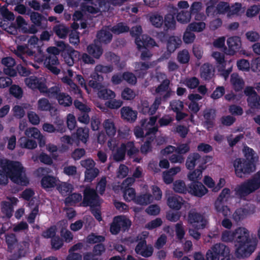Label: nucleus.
<instances>
[{"instance_id": "nucleus-62", "label": "nucleus", "mask_w": 260, "mask_h": 260, "mask_svg": "<svg viewBox=\"0 0 260 260\" xmlns=\"http://www.w3.org/2000/svg\"><path fill=\"white\" fill-rule=\"evenodd\" d=\"M56 34L60 38H64L68 33L67 28L63 25L56 26L54 28Z\"/></svg>"}, {"instance_id": "nucleus-42", "label": "nucleus", "mask_w": 260, "mask_h": 260, "mask_svg": "<svg viewBox=\"0 0 260 260\" xmlns=\"http://www.w3.org/2000/svg\"><path fill=\"white\" fill-rule=\"evenodd\" d=\"M216 211L219 214H222L223 216H228L230 215L231 211L230 209L226 206L223 205L222 202L216 201L214 204Z\"/></svg>"}, {"instance_id": "nucleus-60", "label": "nucleus", "mask_w": 260, "mask_h": 260, "mask_svg": "<svg viewBox=\"0 0 260 260\" xmlns=\"http://www.w3.org/2000/svg\"><path fill=\"white\" fill-rule=\"evenodd\" d=\"M190 31L191 30L188 29V27H187L184 34L183 40L186 44L191 43L194 41L195 39V35Z\"/></svg>"}, {"instance_id": "nucleus-61", "label": "nucleus", "mask_w": 260, "mask_h": 260, "mask_svg": "<svg viewBox=\"0 0 260 260\" xmlns=\"http://www.w3.org/2000/svg\"><path fill=\"white\" fill-rule=\"evenodd\" d=\"M136 94L134 91L128 88H125L121 93V97L125 100H131L134 99Z\"/></svg>"}, {"instance_id": "nucleus-38", "label": "nucleus", "mask_w": 260, "mask_h": 260, "mask_svg": "<svg viewBox=\"0 0 260 260\" xmlns=\"http://www.w3.org/2000/svg\"><path fill=\"white\" fill-rule=\"evenodd\" d=\"M213 76V70L211 66L204 64L201 68V76L205 80H209Z\"/></svg>"}, {"instance_id": "nucleus-30", "label": "nucleus", "mask_w": 260, "mask_h": 260, "mask_svg": "<svg viewBox=\"0 0 260 260\" xmlns=\"http://www.w3.org/2000/svg\"><path fill=\"white\" fill-rule=\"evenodd\" d=\"M167 204L170 208L178 210H179L183 205L184 200L179 196H172L168 197Z\"/></svg>"}, {"instance_id": "nucleus-2", "label": "nucleus", "mask_w": 260, "mask_h": 260, "mask_svg": "<svg viewBox=\"0 0 260 260\" xmlns=\"http://www.w3.org/2000/svg\"><path fill=\"white\" fill-rule=\"evenodd\" d=\"M84 206H90L92 213L99 221L102 220L100 211L99 208L100 201L95 191L89 188H86L84 191V197L82 203Z\"/></svg>"}, {"instance_id": "nucleus-36", "label": "nucleus", "mask_w": 260, "mask_h": 260, "mask_svg": "<svg viewBox=\"0 0 260 260\" xmlns=\"http://www.w3.org/2000/svg\"><path fill=\"white\" fill-rule=\"evenodd\" d=\"M181 44V40L177 37H171L167 43V48L170 52H174Z\"/></svg>"}, {"instance_id": "nucleus-63", "label": "nucleus", "mask_w": 260, "mask_h": 260, "mask_svg": "<svg viewBox=\"0 0 260 260\" xmlns=\"http://www.w3.org/2000/svg\"><path fill=\"white\" fill-rule=\"evenodd\" d=\"M150 20L153 25L156 27H160L163 22L162 17L158 14H153L150 18Z\"/></svg>"}, {"instance_id": "nucleus-1", "label": "nucleus", "mask_w": 260, "mask_h": 260, "mask_svg": "<svg viewBox=\"0 0 260 260\" xmlns=\"http://www.w3.org/2000/svg\"><path fill=\"white\" fill-rule=\"evenodd\" d=\"M0 168V184H7L8 177L13 182L21 185H26L28 183L24 168L19 162L2 159Z\"/></svg>"}, {"instance_id": "nucleus-10", "label": "nucleus", "mask_w": 260, "mask_h": 260, "mask_svg": "<svg viewBox=\"0 0 260 260\" xmlns=\"http://www.w3.org/2000/svg\"><path fill=\"white\" fill-rule=\"evenodd\" d=\"M157 120V116H152L148 120L144 119L141 121L142 126L146 132V136H150L149 138L152 140L154 139V134L158 130V126L156 124Z\"/></svg>"}, {"instance_id": "nucleus-23", "label": "nucleus", "mask_w": 260, "mask_h": 260, "mask_svg": "<svg viewBox=\"0 0 260 260\" xmlns=\"http://www.w3.org/2000/svg\"><path fill=\"white\" fill-rule=\"evenodd\" d=\"M58 225L61 227L60 234L62 239L67 243L71 242L73 239V235L66 229L68 226L67 221L61 220L58 223Z\"/></svg>"}, {"instance_id": "nucleus-9", "label": "nucleus", "mask_w": 260, "mask_h": 260, "mask_svg": "<svg viewBox=\"0 0 260 260\" xmlns=\"http://www.w3.org/2000/svg\"><path fill=\"white\" fill-rule=\"evenodd\" d=\"M128 155H132L138 151L133 142H127L126 144H121L117 147L113 153L114 159L116 161H120L124 159L125 151Z\"/></svg>"}, {"instance_id": "nucleus-58", "label": "nucleus", "mask_w": 260, "mask_h": 260, "mask_svg": "<svg viewBox=\"0 0 260 260\" xmlns=\"http://www.w3.org/2000/svg\"><path fill=\"white\" fill-rule=\"evenodd\" d=\"M51 108V104L45 99H41L38 102V109L41 111H48Z\"/></svg>"}, {"instance_id": "nucleus-25", "label": "nucleus", "mask_w": 260, "mask_h": 260, "mask_svg": "<svg viewBox=\"0 0 260 260\" xmlns=\"http://www.w3.org/2000/svg\"><path fill=\"white\" fill-rule=\"evenodd\" d=\"M189 192L196 196L201 197L207 193L208 189L201 183L197 182L190 185Z\"/></svg>"}, {"instance_id": "nucleus-7", "label": "nucleus", "mask_w": 260, "mask_h": 260, "mask_svg": "<svg viewBox=\"0 0 260 260\" xmlns=\"http://www.w3.org/2000/svg\"><path fill=\"white\" fill-rule=\"evenodd\" d=\"M38 42V39L35 36H32L28 41L27 47H25L22 46H18L15 51V54L17 56L20 57L24 62H25V57L24 56L25 55L32 56L35 52L33 49H37L39 51V49L36 46Z\"/></svg>"}, {"instance_id": "nucleus-45", "label": "nucleus", "mask_w": 260, "mask_h": 260, "mask_svg": "<svg viewBox=\"0 0 260 260\" xmlns=\"http://www.w3.org/2000/svg\"><path fill=\"white\" fill-rule=\"evenodd\" d=\"M98 90V95L101 98L112 99L115 97V93L110 89H103L101 86Z\"/></svg>"}, {"instance_id": "nucleus-15", "label": "nucleus", "mask_w": 260, "mask_h": 260, "mask_svg": "<svg viewBox=\"0 0 260 260\" xmlns=\"http://www.w3.org/2000/svg\"><path fill=\"white\" fill-rule=\"evenodd\" d=\"M229 8L230 5L228 3L220 2L217 4L216 7L213 5H208L207 8L206 12L208 16L223 14L225 13L228 14Z\"/></svg>"}, {"instance_id": "nucleus-22", "label": "nucleus", "mask_w": 260, "mask_h": 260, "mask_svg": "<svg viewBox=\"0 0 260 260\" xmlns=\"http://www.w3.org/2000/svg\"><path fill=\"white\" fill-rule=\"evenodd\" d=\"M227 45L229 47V53L234 54L241 46V39L238 37H232L228 39Z\"/></svg>"}, {"instance_id": "nucleus-3", "label": "nucleus", "mask_w": 260, "mask_h": 260, "mask_svg": "<svg viewBox=\"0 0 260 260\" xmlns=\"http://www.w3.org/2000/svg\"><path fill=\"white\" fill-rule=\"evenodd\" d=\"M233 167L236 175L244 178L255 170V165L244 158H238L233 161Z\"/></svg>"}, {"instance_id": "nucleus-11", "label": "nucleus", "mask_w": 260, "mask_h": 260, "mask_svg": "<svg viewBox=\"0 0 260 260\" xmlns=\"http://www.w3.org/2000/svg\"><path fill=\"white\" fill-rule=\"evenodd\" d=\"M188 222L192 227L197 229H204L207 223V220L204 216L193 211L189 213Z\"/></svg>"}, {"instance_id": "nucleus-64", "label": "nucleus", "mask_w": 260, "mask_h": 260, "mask_svg": "<svg viewBox=\"0 0 260 260\" xmlns=\"http://www.w3.org/2000/svg\"><path fill=\"white\" fill-rule=\"evenodd\" d=\"M165 25L168 28H174L175 27L176 21L174 16L171 14H168L165 18Z\"/></svg>"}, {"instance_id": "nucleus-28", "label": "nucleus", "mask_w": 260, "mask_h": 260, "mask_svg": "<svg viewBox=\"0 0 260 260\" xmlns=\"http://www.w3.org/2000/svg\"><path fill=\"white\" fill-rule=\"evenodd\" d=\"M87 1L83 7V11H87L91 14H95L99 12V7H94L93 5L96 6V3H98L99 7L102 8V4L100 0H85Z\"/></svg>"}, {"instance_id": "nucleus-52", "label": "nucleus", "mask_w": 260, "mask_h": 260, "mask_svg": "<svg viewBox=\"0 0 260 260\" xmlns=\"http://www.w3.org/2000/svg\"><path fill=\"white\" fill-rule=\"evenodd\" d=\"M89 130L86 128H79L77 132L78 138L84 143L87 141L89 136Z\"/></svg>"}, {"instance_id": "nucleus-33", "label": "nucleus", "mask_w": 260, "mask_h": 260, "mask_svg": "<svg viewBox=\"0 0 260 260\" xmlns=\"http://www.w3.org/2000/svg\"><path fill=\"white\" fill-rule=\"evenodd\" d=\"M160 102L161 99L160 98L156 99L151 107H149L148 104L146 102H144L142 104V112L150 115L154 114L160 105Z\"/></svg>"}, {"instance_id": "nucleus-55", "label": "nucleus", "mask_w": 260, "mask_h": 260, "mask_svg": "<svg viewBox=\"0 0 260 260\" xmlns=\"http://www.w3.org/2000/svg\"><path fill=\"white\" fill-rule=\"evenodd\" d=\"M190 56L187 50H183L179 52L177 56L178 61L181 63H186L189 60Z\"/></svg>"}, {"instance_id": "nucleus-17", "label": "nucleus", "mask_w": 260, "mask_h": 260, "mask_svg": "<svg viewBox=\"0 0 260 260\" xmlns=\"http://www.w3.org/2000/svg\"><path fill=\"white\" fill-rule=\"evenodd\" d=\"M245 93L248 96L247 101L251 108L260 109V98L251 87H247Z\"/></svg>"}, {"instance_id": "nucleus-39", "label": "nucleus", "mask_w": 260, "mask_h": 260, "mask_svg": "<svg viewBox=\"0 0 260 260\" xmlns=\"http://www.w3.org/2000/svg\"><path fill=\"white\" fill-rule=\"evenodd\" d=\"M20 145L22 148L27 149H34L37 147V144L36 141L28 139L27 138L22 137L19 140Z\"/></svg>"}, {"instance_id": "nucleus-29", "label": "nucleus", "mask_w": 260, "mask_h": 260, "mask_svg": "<svg viewBox=\"0 0 260 260\" xmlns=\"http://www.w3.org/2000/svg\"><path fill=\"white\" fill-rule=\"evenodd\" d=\"M73 76V72L68 70L64 74V76L61 79L62 81L70 86L75 93L79 94L81 96V91L78 89L77 85L72 81L71 78Z\"/></svg>"}, {"instance_id": "nucleus-26", "label": "nucleus", "mask_w": 260, "mask_h": 260, "mask_svg": "<svg viewBox=\"0 0 260 260\" xmlns=\"http://www.w3.org/2000/svg\"><path fill=\"white\" fill-rule=\"evenodd\" d=\"M57 64L58 60L55 55H51L44 61L45 66L55 74H58L59 72V70L56 67Z\"/></svg>"}, {"instance_id": "nucleus-54", "label": "nucleus", "mask_w": 260, "mask_h": 260, "mask_svg": "<svg viewBox=\"0 0 260 260\" xmlns=\"http://www.w3.org/2000/svg\"><path fill=\"white\" fill-rule=\"evenodd\" d=\"M183 84L190 89H194L199 84V80L196 77L188 78L185 79Z\"/></svg>"}, {"instance_id": "nucleus-13", "label": "nucleus", "mask_w": 260, "mask_h": 260, "mask_svg": "<svg viewBox=\"0 0 260 260\" xmlns=\"http://www.w3.org/2000/svg\"><path fill=\"white\" fill-rule=\"evenodd\" d=\"M27 86L31 89H38L41 92H47V89L45 84L44 78H38L34 76L27 78L25 79Z\"/></svg>"}, {"instance_id": "nucleus-59", "label": "nucleus", "mask_w": 260, "mask_h": 260, "mask_svg": "<svg viewBox=\"0 0 260 260\" xmlns=\"http://www.w3.org/2000/svg\"><path fill=\"white\" fill-rule=\"evenodd\" d=\"M202 177V170L197 169L191 172H190L187 175L188 179L192 181H197L200 180Z\"/></svg>"}, {"instance_id": "nucleus-47", "label": "nucleus", "mask_w": 260, "mask_h": 260, "mask_svg": "<svg viewBox=\"0 0 260 260\" xmlns=\"http://www.w3.org/2000/svg\"><path fill=\"white\" fill-rule=\"evenodd\" d=\"M197 156H201L197 153H194L190 155L186 160V167L188 169L191 170L194 168L196 166L198 165V162L196 160Z\"/></svg>"}, {"instance_id": "nucleus-50", "label": "nucleus", "mask_w": 260, "mask_h": 260, "mask_svg": "<svg viewBox=\"0 0 260 260\" xmlns=\"http://www.w3.org/2000/svg\"><path fill=\"white\" fill-rule=\"evenodd\" d=\"M57 189L62 195H66L68 192H71L73 189V186L66 182H61L57 186Z\"/></svg>"}, {"instance_id": "nucleus-41", "label": "nucleus", "mask_w": 260, "mask_h": 260, "mask_svg": "<svg viewBox=\"0 0 260 260\" xmlns=\"http://www.w3.org/2000/svg\"><path fill=\"white\" fill-rule=\"evenodd\" d=\"M98 42H95L94 45H89L87 47L88 52L95 58H99L103 53V50L97 44Z\"/></svg>"}, {"instance_id": "nucleus-49", "label": "nucleus", "mask_w": 260, "mask_h": 260, "mask_svg": "<svg viewBox=\"0 0 260 260\" xmlns=\"http://www.w3.org/2000/svg\"><path fill=\"white\" fill-rule=\"evenodd\" d=\"M6 241L8 245V250L13 252L15 246L18 244L15 236L14 234L7 235L6 237Z\"/></svg>"}, {"instance_id": "nucleus-51", "label": "nucleus", "mask_w": 260, "mask_h": 260, "mask_svg": "<svg viewBox=\"0 0 260 260\" xmlns=\"http://www.w3.org/2000/svg\"><path fill=\"white\" fill-rule=\"evenodd\" d=\"M221 240L225 242H231L234 241L235 243V233L230 231H225L222 233Z\"/></svg>"}, {"instance_id": "nucleus-19", "label": "nucleus", "mask_w": 260, "mask_h": 260, "mask_svg": "<svg viewBox=\"0 0 260 260\" xmlns=\"http://www.w3.org/2000/svg\"><path fill=\"white\" fill-rule=\"evenodd\" d=\"M235 244L251 241L248 230L244 227H239L235 230Z\"/></svg>"}, {"instance_id": "nucleus-21", "label": "nucleus", "mask_w": 260, "mask_h": 260, "mask_svg": "<svg viewBox=\"0 0 260 260\" xmlns=\"http://www.w3.org/2000/svg\"><path fill=\"white\" fill-rule=\"evenodd\" d=\"M13 252L16 258H19L25 256L28 251L29 244L26 242L18 243L14 247Z\"/></svg>"}, {"instance_id": "nucleus-34", "label": "nucleus", "mask_w": 260, "mask_h": 260, "mask_svg": "<svg viewBox=\"0 0 260 260\" xmlns=\"http://www.w3.org/2000/svg\"><path fill=\"white\" fill-rule=\"evenodd\" d=\"M242 152L247 161L253 164L258 160V156L251 148L247 146H244Z\"/></svg>"}, {"instance_id": "nucleus-27", "label": "nucleus", "mask_w": 260, "mask_h": 260, "mask_svg": "<svg viewBox=\"0 0 260 260\" xmlns=\"http://www.w3.org/2000/svg\"><path fill=\"white\" fill-rule=\"evenodd\" d=\"M135 250L137 254L145 257L151 256L153 252L152 247L147 246L145 241L140 242L136 246Z\"/></svg>"}, {"instance_id": "nucleus-44", "label": "nucleus", "mask_w": 260, "mask_h": 260, "mask_svg": "<svg viewBox=\"0 0 260 260\" xmlns=\"http://www.w3.org/2000/svg\"><path fill=\"white\" fill-rule=\"evenodd\" d=\"M202 9V5L199 2H194L191 5L190 10L192 14H196L195 19L200 20L204 18V15L202 14L198 13V12Z\"/></svg>"}, {"instance_id": "nucleus-5", "label": "nucleus", "mask_w": 260, "mask_h": 260, "mask_svg": "<svg viewBox=\"0 0 260 260\" xmlns=\"http://www.w3.org/2000/svg\"><path fill=\"white\" fill-rule=\"evenodd\" d=\"M230 248L223 244L213 245L206 253V260H219L220 256L224 258L221 260H230Z\"/></svg>"}, {"instance_id": "nucleus-24", "label": "nucleus", "mask_w": 260, "mask_h": 260, "mask_svg": "<svg viewBox=\"0 0 260 260\" xmlns=\"http://www.w3.org/2000/svg\"><path fill=\"white\" fill-rule=\"evenodd\" d=\"M25 135L27 138H33L37 139L41 147L44 146L45 144L44 137L41 135L38 129L36 127H30L27 129L25 132Z\"/></svg>"}, {"instance_id": "nucleus-32", "label": "nucleus", "mask_w": 260, "mask_h": 260, "mask_svg": "<svg viewBox=\"0 0 260 260\" xmlns=\"http://www.w3.org/2000/svg\"><path fill=\"white\" fill-rule=\"evenodd\" d=\"M59 180L51 176L44 177L41 180L42 186L45 189H48L55 187L58 184Z\"/></svg>"}, {"instance_id": "nucleus-8", "label": "nucleus", "mask_w": 260, "mask_h": 260, "mask_svg": "<svg viewBox=\"0 0 260 260\" xmlns=\"http://www.w3.org/2000/svg\"><path fill=\"white\" fill-rule=\"evenodd\" d=\"M142 32L141 27L140 26H136L132 28L131 34L133 36H137L136 39V43L139 49L143 48H147L155 45L154 41L147 36L143 35L141 38L139 36Z\"/></svg>"}, {"instance_id": "nucleus-53", "label": "nucleus", "mask_w": 260, "mask_h": 260, "mask_svg": "<svg viewBox=\"0 0 260 260\" xmlns=\"http://www.w3.org/2000/svg\"><path fill=\"white\" fill-rule=\"evenodd\" d=\"M173 189L179 193H184L186 191L185 183L182 180H177L173 183Z\"/></svg>"}, {"instance_id": "nucleus-48", "label": "nucleus", "mask_w": 260, "mask_h": 260, "mask_svg": "<svg viewBox=\"0 0 260 260\" xmlns=\"http://www.w3.org/2000/svg\"><path fill=\"white\" fill-rule=\"evenodd\" d=\"M242 8L241 4L240 3H235L234 5L230 6L228 10L227 16L229 17L239 15Z\"/></svg>"}, {"instance_id": "nucleus-4", "label": "nucleus", "mask_w": 260, "mask_h": 260, "mask_svg": "<svg viewBox=\"0 0 260 260\" xmlns=\"http://www.w3.org/2000/svg\"><path fill=\"white\" fill-rule=\"evenodd\" d=\"M259 187L260 173H257L252 179L238 186L235 190L238 196L244 197L257 189Z\"/></svg>"}, {"instance_id": "nucleus-14", "label": "nucleus", "mask_w": 260, "mask_h": 260, "mask_svg": "<svg viewBox=\"0 0 260 260\" xmlns=\"http://www.w3.org/2000/svg\"><path fill=\"white\" fill-rule=\"evenodd\" d=\"M115 224H117L119 228L123 230H125L131 225V221L125 216H117L114 218L110 227V232L112 234L118 233V228L115 229Z\"/></svg>"}, {"instance_id": "nucleus-12", "label": "nucleus", "mask_w": 260, "mask_h": 260, "mask_svg": "<svg viewBox=\"0 0 260 260\" xmlns=\"http://www.w3.org/2000/svg\"><path fill=\"white\" fill-rule=\"evenodd\" d=\"M153 197L149 194H144L137 197L135 202L140 205H146L152 202L153 199L159 200L162 197V193L160 188L157 186H153L152 187Z\"/></svg>"}, {"instance_id": "nucleus-18", "label": "nucleus", "mask_w": 260, "mask_h": 260, "mask_svg": "<svg viewBox=\"0 0 260 260\" xmlns=\"http://www.w3.org/2000/svg\"><path fill=\"white\" fill-rule=\"evenodd\" d=\"M2 63L4 66V72L6 74L11 77L16 75L17 72L13 68L15 65V60L11 57L4 58L2 60Z\"/></svg>"}, {"instance_id": "nucleus-35", "label": "nucleus", "mask_w": 260, "mask_h": 260, "mask_svg": "<svg viewBox=\"0 0 260 260\" xmlns=\"http://www.w3.org/2000/svg\"><path fill=\"white\" fill-rule=\"evenodd\" d=\"M110 30L109 27H106L98 34L97 37L100 42L107 43L111 40L112 35Z\"/></svg>"}, {"instance_id": "nucleus-43", "label": "nucleus", "mask_w": 260, "mask_h": 260, "mask_svg": "<svg viewBox=\"0 0 260 260\" xmlns=\"http://www.w3.org/2000/svg\"><path fill=\"white\" fill-rule=\"evenodd\" d=\"M188 29L195 32H201L206 28V24L203 21L193 22L190 23L188 26Z\"/></svg>"}, {"instance_id": "nucleus-56", "label": "nucleus", "mask_w": 260, "mask_h": 260, "mask_svg": "<svg viewBox=\"0 0 260 260\" xmlns=\"http://www.w3.org/2000/svg\"><path fill=\"white\" fill-rule=\"evenodd\" d=\"M82 200V196L80 193H73L68 197L65 200L67 204L72 205Z\"/></svg>"}, {"instance_id": "nucleus-37", "label": "nucleus", "mask_w": 260, "mask_h": 260, "mask_svg": "<svg viewBox=\"0 0 260 260\" xmlns=\"http://www.w3.org/2000/svg\"><path fill=\"white\" fill-rule=\"evenodd\" d=\"M103 126L107 134L109 136H114L116 132V128L114 122L111 119H107L103 123Z\"/></svg>"}, {"instance_id": "nucleus-20", "label": "nucleus", "mask_w": 260, "mask_h": 260, "mask_svg": "<svg viewBox=\"0 0 260 260\" xmlns=\"http://www.w3.org/2000/svg\"><path fill=\"white\" fill-rule=\"evenodd\" d=\"M8 202H2L1 206L2 212L9 218L12 215L13 206L17 204L18 200L15 198H8Z\"/></svg>"}, {"instance_id": "nucleus-57", "label": "nucleus", "mask_w": 260, "mask_h": 260, "mask_svg": "<svg viewBox=\"0 0 260 260\" xmlns=\"http://www.w3.org/2000/svg\"><path fill=\"white\" fill-rule=\"evenodd\" d=\"M191 18V15L188 12L181 11L177 16L178 21L182 23L188 22Z\"/></svg>"}, {"instance_id": "nucleus-40", "label": "nucleus", "mask_w": 260, "mask_h": 260, "mask_svg": "<svg viewBox=\"0 0 260 260\" xmlns=\"http://www.w3.org/2000/svg\"><path fill=\"white\" fill-rule=\"evenodd\" d=\"M231 82L236 90H239L243 87L244 82L237 74H233L231 75Z\"/></svg>"}, {"instance_id": "nucleus-6", "label": "nucleus", "mask_w": 260, "mask_h": 260, "mask_svg": "<svg viewBox=\"0 0 260 260\" xmlns=\"http://www.w3.org/2000/svg\"><path fill=\"white\" fill-rule=\"evenodd\" d=\"M256 246V240L253 242L251 241L235 244V254L236 256L239 258L248 257L254 252Z\"/></svg>"}, {"instance_id": "nucleus-46", "label": "nucleus", "mask_w": 260, "mask_h": 260, "mask_svg": "<svg viewBox=\"0 0 260 260\" xmlns=\"http://www.w3.org/2000/svg\"><path fill=\"white\" fill-rule=\"evenodd\" d=\"M99 174V170L97 168L86 170L85 172V181H91L97 177Z\"/></svg>"}, {"instance_id": "nucleus-16", "label": "nucleus", "mask_w": 260, "mask_h": 260, "mask_svg": "<svg viewBox=\"0 0 260 260\" xmlns=\"http://www.w3.org/2000/svg\"><path fill=\"white\" fill-rule=\"evenodd\" d=\"M59 89L57 87L52 88L49 91L48 95L52 96L55 95L59 104L63 106H69L72 104L71 98L68 94L63 93H58Z\"/></svg>"}, {"instance_id": "nucleus-31", "label": "nucleus", "mask_w": 260, "mask_h": 260, "mask_svg": "<svg viewBox=\"0 0 260 260\" xmlns=\"http://www.w3.org/2000/svg\"><path fill=\"white\" fill-rule=\"evenodd\" d=\"M121 114L123 119L129 122L135 121L137 117V112L128 107L122 108Z\"/></svg>"}]
</instances>
